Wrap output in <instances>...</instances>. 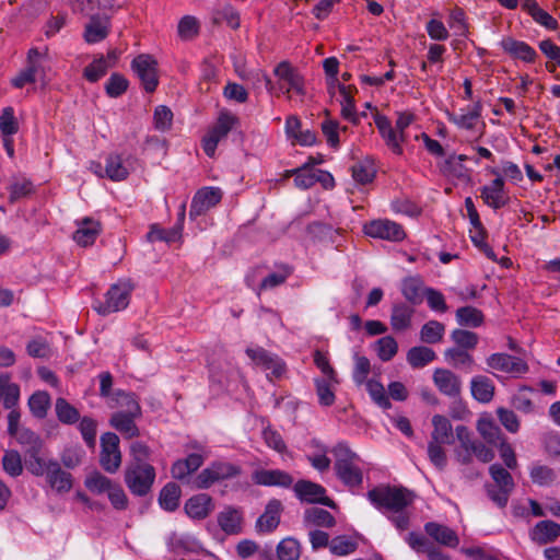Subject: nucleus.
<instances>
[{
  "label": "nucleus",
  "instance_id": "obj_1",
  "mask_svg": "<svg viewBox=\"0 0 560 560\" xmlns=\"http://www.w3.org/2000/svg\"><path fill=\"white\" fill-rule=\"evenodd\" d=\"M368 499L383 513H392L412 504L415 494L406 488L383 486L370 490Z\"/></svg>",
  "mask_w": 560,
  "mask_h": 560
},
{
  "label": "nucleus",
  "instance_id": "obj_2",
  "mask_svg": "<svg viewBox=\"0 0 560 560\" xmlns=\"http://www.w3.org/2000/svg\"><path fill=\"white\" fill-rule=\"evenodd\" d=\"M335 469L343 483L355 487L362 483L363 475L359 466V456L345 443H338L332 448Z\"/></svg>",
  "mask_w": 560,
  "mask_h": 560
},
{
  "label": "nucleus",
  "instance_id": "obj_3",
  "mask_svg": "<svg viewBox=\"0 0 560 560\" xmlns=\"http://www.w3.org/2000/svg\"><path fill=\"white\" fill-rule=\"evenodd\" d=\"M413 119L415 116L410 113H399L396 125L393 127L387 117L376 115L375 125L387 147H389L394 153H402L401 142H404L406 138L405 130L411 125Z\"/></svg>",
  "mask_w": 560,
  "mask_h": 560
},
{
  "label": "nucleus",
  "instance_id": "obj_4",
  "mask_svg": "<svg viewBox=\"0 0 560 560\" xmlns=\"http://www.w3.org/2000/svg\"><path fill=\"white\" fill-rule=\"evenodd\" d=\"M489 474L494 485L486 486L487 494L499 508H505L515 487L513 477L508 469L499 464L491 465Z\"/></svg>",
  "mask_w": 560,
  "mask_h": 560
},
{
  "label": "nucleus",
  "instance_id": "obj_5",
  "mask_svg": "<svg viewBox=\"0 0 560 560\" xmlns=\"http://www.w3.org/2000/svg\"><path fill=\"white\" fill-rule=\"evenodd\" d=\"M133 287L129 281L113 284L105 294V301H95L93 308L103 316L125 310L130 300Z\"/></svg>",
  "mask_w": 560,
  "mask_h": 560
},
{
  "label": "nucleus",
  "instance_id": "obj_6",
  "mask_svg": "<svg viewBox=\"0 0 560 560\" xmlns=\"http://www.w3.org/2000/svg\"><path fill=\"white\" fill-rule=\"evenodd\" d=\"M155 479V470L149 464H130L125 471V482L138 497L148 494Z\"/></svg>",
  "mask_w": 560,
  "mask_h": 560
},
{
  "label": "nucleus",
  "instance_id": "obj_7",
  "mask_svg": "<svg viewBox=\"0 0 560 560\" xmlns=\"http://www.w3.org/2000/svg\"><path fill=\"white\" fill-rule=\"evenodd\" d=\"M241 474V468L236 465L225 462H214L202 469L192 480V487L196 489H208L215 482L234 478Z\"/></svg>",
  "mask_w": 560,
  "mask_h": 560
},
{
  "label": "nucleus",
  "instance_id": "obj_8",
  "mask_svg": "<svg viewBox=\"0 0 560 560\" xmlns=\"http://www.w3.org/2000/svg\"><path fill=\"white\" fill-rule=\"evenodd\" d=\"M100 463L103 469L109 474L116 472L121 465L119 438L113 432H106L101 436Z\"/></svg>",
  "mask_w": 560,
  "mask_h": 560
},
{
  "label": "nucleus",
  "instance_id": "obj_9",
  "mask_svg": "<svg viewBox=\"0 0 560 560\" xmlns=\"http://www.w3.org/2000/svg\"><path fill=\"white\" fill-rule=\"evenodd\" d=\"M131 69L140 79L147 92H153L159 83L158 61L148 54L137 56L131 62Z\"/></svg>",
  "mask_w": 560,
  "mask_h": 560
},
{
  "label": "nucleus",
  "instance_id": "obj_10",
  "mask_svg": "<svg viewBox=\"0 0 560 560\" xmlns=\"http://www.w3.org/2000/svg\"><path fill=\"white\" fill-rule=\"evenodd\" d=\"M363 231L370 237L390 242H400L406 237L402 226L388 219H378L365 223Z\"/></svg>",
  "mask_w": 560,
  "mask_h": 560
},
{
  "label": "nucleus",
  "instance_id": "obj_11",
  "mask_svg": "<svg viewBox=\"0 0 560 560\" xmlns=\"http://www.w3.org/2000/svg\"><path fill=\"white\" fill-rule=\"evenodd\" d=\"M486 362L489 369L508 374H523L528 370L524 360L503 352L489 355Z\"/></svg>",
  "mask_w": 560,
  "mask_h": 560
},
{
  "label": "nucleus",
  "instance_id": "obj_12",
  "mask_svg": "<svg viewBox=\"0 0 560 560\" xmlns=\"http://www.w3.org/2000/svg\"><path fill=\"white\" fill-rule=\"evenodd\" d=\"M222 199V191L217 187H203L192 198L189 215L196 218L203 214Z\"/></svg>",
  "mask_w": 560,
  "mask_h": 560
},
{
  "label": "nucleus",
  "instance_id": "obj_13",
  "mask_svg": "<svg viewBox=\"0 0 560 560\" xmlns=\"http://www.w3.org/2000/svg\"><path fill=\"white\" fill-rule=\"evenodd\" d=\"M489 172L495 178L489 185L481 188L480 197L487 206L499 209L505 205L504 179L501 176L500 170L492 167L489 168Z\"/></svg>",
  "mask_w": 560,
  "mask_h": 560
},
{
  "label": "nucleus",
  "instance_id": "obj_14",
  "mask_svg": "<svg viewBox=\"0 0 560 560\" xmlns=\"http://www.w3.org/2000/svg\"><path fill=\"white\" fill-rule=\"evenodd\" d=\"M294 491L302 501L320 503L329 508L336 506L335 502L325 495V489L317 483L302 480L295 483Z\"/></svg>",
  "mask_w": 560,
  "mask_h": 560
},
{
  "label": "nucleus",
  "instance_id": "obj_15",
  "mask_svg": "<svg viewBox=\"0 0 560 560\" xmlns=\"http://www.w3.org/2000/svg\"><path fill=\"white\" fill-rule=\"evenodd\" d=\"M433 382L438 389L451 398L458 397L462 392V381L459 376L450 370L436 369L433 373Z\"/></svg>",
  "mask_w": 560,
  "mask_h": 560
},
{
  "label": "nucleus",
  "instance_id": "obj_16",
  "mask_svg": "<svg viewBox=\"0 0 560 560\" xmlns=\"http://www.w3.org/2000/svg\"><path fill=\"white\" fill-rule=\"evenodd\" d=\"M46 480L49 486L59 493L69 492L73 483L71 474L63 470L60 464L55 459L48 460Z\"/></svg>",
  "mask_w": 560,
  "mask_h": 560
},
{
  "label": "nucleus",
  "instance_id": "obj_17",
  "mask_svg": "<svg viewBox=\"0 0 560 560\" xmlns=\"http://www.w3.org/2000/svg\"><path fill=\"white\" fill-rule=\"evenodd\" d=\"M206 458L207 454L191 453L186 458L176 460L171 469L173 478L184 480L195 472Z\"/></svg>",
  "mask_w": 560,
  "mask_h": 560
},
{
  "label": "nucleus",
  "instance_id": "obj_18",
  "mask_svg": "<svg viewBox=\"0 0 560 560\" xmlns=\"http://www.w3.org/2000/svg\"><path fill=\"white\" fill-rule=\"evenodd\" d=\"M282 504L279 500H270L265 512L258 517L256 528L258 532L269 533L276 529L280 523Z\"/></svg>",
  "mask_w": 560,
  "mask_h": 560
},
{
  "label": "nucleus",
  "instance_id": "obj_19",
  "mask_svg": "<svg viewBox=\"0 0 560 560\" xmlns=\"http://www.w3.org/2000/svg\"><path fill=\"white\" fill-rule=\"evenodd\" d=\"M275 74L283 82L288 84L285 89V93H289L291 90L296 92L298 94L303 95L304 92V83L303 78L300 73L293 69L289 62L282 61L275 68Z\"/></svg>",
  "mask_w": 560,
  "mask_h": 560
},
{
  "label": "nucleus",
  "instance_id": "obj_20",
  "mask_svg": "<svg viewBox=\"0 0 560 560\" xmlns=\"http://www.w3.org/2000/svg\"><path fill=\"white\" fill-rule=\"evenodd\" d=\"M184 509L189 517L203 520L213 510L212 499L206 493L194 495L186 501Z\"/></svg>",
  "mask_w": 560,
  "mask_h": 560
},
{
  "label": "nucleus",
  "instance_id": "obj_21",
  "mask_svg": "<svg viewBox=\"0 0 560 560\" xmlns=\"http://www.w3.org/2000/svg\"><path fill=\"white\" fill-rule=\"evenodd\" d=\"M425 533L436 542L455 548L459 544L457 534L450 527L435 522H429L424 525Z\"/></svg>",
  "mask_w": 560,
  "mask_h": 560
},
{
  "label": "nucleus",
  "instance_id": "obj_22",
  "mask_svg": "<svg viewBox=\"0 0 560 560\" xmlns=\"http://www.w3.org/2000/svg\"><path fill=\"white\" fill-rule=\"evenodd\" d=\"M101 232V224L92 218H84L78 222V229L73 234V240L80 246L92 245Z\"/></svg>",
  "mask_w": 560,
  "mask_h": 560
},
{
  "label": "nucleus",
  "instance_id": "obj_23",
  "mask_svg": "<svg viewBox=\"0 0 560 560\" xmlns=\"http://www.w3.org/2000/svg\"><path fill=\"white\" fill-rule=\"evenodd\" d=\"M303 524L306 528H331L336 525V518L330 512L322 508L313 506L305 510L303 514Z\"/></svg>",
  "mask_w": 560,
  "mask_h": 560
},
{
  "label": "nucleus",
  "instance_id": "obj_24",
  "mask_svg": "<svg viewBox=\"0 0 560 560\" xmlns=\"http://www.w3.org/2000/svg\"><path fill=\"white\" fill-rule=\"evenodd\" d=\"M253 480L261 486H280L289 487L293 482V478L285 471L279 469L257 470L253 474Z\"/></svg>",
  "mask_w": 560,
  "mask_h": 560
},
{
  "label": "nucleus",
  "instance_id": "obj_25",
  "mask_svg": "<svg viewBox=\"0 0 560 560\" xmlns=\"http://www.w3.org/2000/svg\"><path fill=\"white\" fill-rule=\"evenodd\" d=\"M140 416H131L125 411L114 412L110 417L109 424L120 432L126 439H132L139 435V429L135 423V419Z\"/></svg>",
  "mask_w": 560,
  "mask_h": 560
},
{
  "label": "nucleus",
  "instance_id": "obj_26",
  "mask_svg": "<svg viewBox=\"0 0 560 560\" xmlns=\"http://www.w3.org/2000/svg\"><path fill=\"white\" fill-rule=\"evenodd\" d=\"M106 176L114 180H125L130 173L129 159H124L120 154H110L106 160Z\"/></svg>",
  "mask_w": 560,
  "mask_h": 560
},
{
  "label": "nucleus",
  "instance_id": "obj_27",
  "mask_svg": "<svg viewBox=\"0 0 560 560\" xmlns=\"http://www.w3.org/2000/svg\"><path fill=\"white\" fill-rule=\"evenodd\" d=\"M415 308L406 303H395L392 307L390 325L395 331H405L411 327Z\"/></svg>",
  "mask_w": 560,
  "mask_h": 560
},
{
  "label": "nucleus",
  "instance_id": "obj_28",
  "mask_svg": "<svg viewBox=\"0 0 560 560\" xmlns=\"http://www.w3.org/2000/svg\"><path fill=\"white\" fill-rule=\"evenodd\" d=\"M560 536V524L553 521H540L530 532L532 540L545 545Z\"/></svg>",
  "mask_w": 560,
  "mask_h": 560
},
{
  "label": "nucleus",
  "instance_id": "obj_29",
  "mask_svg": "<svg viewBox=\"0 0 560 560\" xmlns=\"http://www.w3.org/2000/svg\"><path fill=\"white\" fill-rule=\"evenodd\" d=\"M20 401V386L11 382L9 374L0 375V404L5 409L18 407Z\"/></svg>",
  "mask_w": 560,
  "mask_h": 560
},
{
  "label": "nucleus",
  "instance_id": "obj_30",
  "mask_svg": "<svg viewBox=\"0 0 560 560\" xmlns=\"http://www.w3.org/2000/svg\"><path fill=\"white\" fill-rule=\"evenodd\" d=\"M501 46L511 56L522 59L526 62H534L537 57L536 51L525 42H520L511 37L503 38Z\"/></svg>",
  "mask_w": 560,
  "mask_h": 560
},
{
  "label": "nucleus",
  "instance_id": "obj_31",
  "mask_svg": "<svg viewBox=\"0 0 560 560\" xmlns=\"http://www.w3.org/2000/svg\"><path fill=\"white\" fill-rule=\"evenodd\" d=\"M470 392L472 397L479 402L487 404L494 396V384L485 375H477L470 381Z\"/></svg>",
  "mask_w": 560,
  "mask_h": 560
},
{
  "label": "nucleus",
  "instance_id": "obj_32",
  "mask_svg": "<svg viewBox=\"0 0 560 560\" xmlns=\"http://www.w3.org/2000/svg\"><path fill=\"white\" fill-rule=\"evenodd\" d=\"M481 115V105L476 103L471 107L462 108L458 113L448 115L450 120L458 128L470 130L476 126Z\"/></svg>",
  "mask_w": 560,
  "mask_h": 560
},
{
  "label": "nucleus",
  "instance_id": "obj_33",
  "mask_svg": "<svg viewBox=\"0 0 560 560\" xmlns=\"http://www.w3.org/2000/svg\"><path fill=\"white\" fill-rule=\"evenodd\" d=\"M433 431L431 433V441L442 444L453 443V428L450 420L441 415H435L432 418Z\"/></svg>",
  "mask_w": 560,
  "mask_h": 560
},
{
  "label": "nucleus",
  "instance_id": "obj_34",
  "mask_svg": "<svg viewBox=\"0 0 560 560\" xmlns=\"http://www.w3.org/2000/svg\"><path fill=\"white\" fill-rule=\"evenodd\" d=\"M218 523L228 535H236L242 532V515L236 509L228 508L220 512Z\"/></svg>",
  "mask_w": 560,
  "mask_h": 560
},
{
  "label": "nucleus",
  "instance_id": "obj_35",
  "mask_svg": "<svg viewBox=\"0 0 560 560\" xmlns=\"http://www.w3.org/2000/svg\"><path fill=\"white\" fill-rule=\"evenodd\" d=\"M108 34V21L91 16V21L85 26L84 38L93 44L103 40Z\"/></svg>",
  "mask_w": 560,
  "mask_h": 560
},
{
  "label": "nucleus",
  "instance_id": "obj_36",
  "mask_svg": "<svg viewBox=\"0 0 560 560\" xmlns=\"http://www.w3.org/2000/svg\"><path fill=\"white\" fill-rule=\"evenodd\" d=\"M180 498V488L174 483L165 485L159 495L160 506L168 512H173L178 508Z\"/></svg>",
  "mask_w": 560,
  "mask_h": 560
},
{
  "label": "nucleus",
  "instance_id": "obj_37",
  "mask_svg": "<svg viewBox=\"0 0 560 560\" xmlns=\"http://www.w3.org/2000/svg\"><path fill=\"white\" fill-rule=\"evenodd\" d=\"M55 412L57 419L63 424H74L80 420L79 410L63 397L56 399Z\"/></svg>",
  "mask_w": 560,
  "mask_h": 560
},
{
  "label": "nucleus",
  "instance_id": "obj_38",
  "mask_svg": "<svg viewBox=\"0 0 560 560\" xmlns=\"http://www.w3.org/2000/svg\"><path fill=\"white\" fill-rule=\"evenodd\" d=\"M31 413L37 419H44L50 408V396L47 392L37 390L28 398Z\"/></svg>",
  "mask_w": 560,
  "mask_h": 560
},
{
  "label": "nucleus",
  "instance_id": "obj_39",
  "mask_svg": "<svg viewBox=\"0 0 560 560\" xmlns=\"http://www.w3.org/2000/svg\"><path fill=\"white\" fill-rule=\"evenodd\" d=\"M529 477L535 485L540 487H549L557 480L556 471L551 467L541 464H534L530 467Z\"/></svg>",
  "mask_w": 560,
  "mask_h": 560
},
{
  "label": "nucleus",
  "instance_id": "obj_40",
  "mask_svg": "<svg viewBox=\"0 0 560 560\" xmlns=\"http://www.w3.org/2000/svg\"><path fill=\"white\" fill-rule=\"evenodd\" d=\"M112 399L116 402L115 407L121 408L120 411L131 416H141L140 405L133 394L117 390Z\"/></svg>",
  "mask_w": 560,
  "mask_h": 560
},
{
  "label": "nucleus",
  "instance_id": "obj_41",
  "mask_svg": "<svg viewBox=\"0 0 560 560\" xmlns=\"http://www.w3.org/2000/svg\"><path fill=\"white\" fill-rule=\"evenodd\" d=\"M435 359V352L423 346L413 347L407 353L408 363L416 369L423 368Z\"/></svg>",
  "mask_w": 560,
  "mask_h": 560
},
{
  "label": "nucleus",
  "instance_id": "obj_42",
  "mask_svg": "<svg viewBox=\"0 0 560 560\" xmlns=\"http://www.w3.org/2000/svg\"><path fill=\"white\" fill-rule=\"evenodd\" d=\"M477 430L490 444L497 445L503 441L500 428L490 418L479 419L477 422Z\"/></svg>",
  "mask_w": 560,
  "mask_h": 560
},
{
  "label": "nucleus",
  "instance_id": "obj_43",
  "mask_svg": "<svg viewBox=\"0 0 560 560\" xmlns=\"http://www.w3.org/2000/svg\"><path fill=\"white\" fill-rule=\"evenodd\" d=\"M401 293L413 305L422 302V281L416 277L406 278L401 284Z\"/></svg>",
  "mask_w": 560,
  "mask_h": 560
},
{
  "label": "nucleus",
  "instance_id": "obj_44",
  "mask_svg": "<svg viewBox=\"0 0 560 560\" xmlns=\"http://www.w3.org/2000/svg\"><path fill=\"white\" fill-rule=\"evenodd\" d=\"M314 384L319 405L324 407L331 406L336 399L334 386L338 383L330 382L329 378H315Z\"/></svg>",
  "mask_w": 560,
  "mask_h": 560
},
{
  "label": "nucleus",
  "instance_id": "obj_45",
  "mask_svg": "<svg viewBox=\"0 0 560 560\" xmlns=\"http://www.w3.org/2000/svg\"><path fill=\"white\" fill-rule=\"evenodd\" d=\"M16 441L27 447V453H40L43 447V441L35 432L28 428H22L18 430V433L12 434Z\"/></svg>",
  "mask_w": 560,
  "mask_h": 560
},
{
  "label": "nucleus",
  "instance_id": "obj_46",
  "mask_svg": "<svg viewBox=\"0 0 560 560\" xmlns=\"http://www.w3.org/2000/svg\"><path fill=\"white\" fill-rule=\"evenodd\" d=\"M456 319L462 326L478 327L483 322V314L476 307L464 306L456 311Z\"/></svg>",
  "mask_w": 560,
  "mask_h": 560
},
{
  "label": "nucleus",
  "instance_id": "obj_47",
  "mask_svg": "<svg viewBox=\"0 0 560 560\" xmlns=\"http://www.w3.org/2000/svg\"><path fill=\"white\" fill-rule=\"evenodd\" d=\"M445 326L438 320H429L420 330V339L425 343H438L442 340Z\"/></svg>",
  "mask_w": 560,
  "mask_h": 560
},
{
  "label": "nucleus",
  "instance_id": "obj_48",
  "mask_svg": "<svg viewBox=\"0 0 560 560\" xmlns=\"http://www.w3.org/2000/svg\"><path fill=\"white\" fill-rule=\"evenodd\" d=\"M115 485L109 478L98 471L91 472L84 481V486L93 493H107Z\"/></svg>",
  "mask_w": 560,
  "mask_h": 560
},
{
  "label": "nucleus",
  "instance_id": "obj_49",
  "mask_svg": "<svg viewBox=\"0 0 560 560\" xmlns=\"http://www.w3.org/2000/svg\"><path fill=\"white\" fill-rule=\"evenodd\" d=\"M279 560H299L301 556L300 542L291 537L282 539L277 546Z\"/></svg>",
  "mask_w": 560,
  "mask_h": 560
},
{
  "label": "nucleus",
  "instance_id": "obj_50",
  "mask_svg": "<svg viewBox=\"0 0 560 560\" xmlns=\"http://www.w3.org/2000/svg\"><path fill=\"white\" fill-rule=\"evenodd\" d=\"M291 175H294V184L300 189H308L315 184V170L307 164L287 173V176Z\"/></svg>",
  "mask_w": 560,
  "mask_h": 560
},
{
  "label": "nucleus",
  "instance_id": "obj_51",
  "mask_svg": "<svg viewBox=\"0 0 560 560\" xmlns=\"http://www.w3.org/2000/svg\"><path fill=\"white\" fill-rule=\"evenodd\" d=\"M444 358L454 368L471 366L474 364V359L467 350L458 347L446 349L444 351Z\"/></svg>",
  "mask_w": 560,
  "mask_h": 560
},
{
  "label": "nucleus",
  "instance_id": "obj_52",
  "mask_svg": "<svg viewBox=\"0 0 560 560\" xmlns=\"http://www.w3.org/2000/svg\"><path fill=\"white\" fill-rule=\"evenodd\" d=\"M180 230L179 226L164 230L158 225H152L150 232L147 234V240L152 243L156 241L174 243L180 238Z\"/></svg>",
  "mask_w": 560,
  "mask_h": 560
},
{
  "label": "nucleus",
  "instance_id": "obj_53",
  "mask_svg": "<svg viewBox=\"0 0 560 560\" xmlns=\"http://www.w3.org/2000/svg\"><path fill=\"white\" fill-rule=\"evenodd\" d=\"M372 400L383 409H389L392 404L385 393L384 386L374 380H369L364 383Z\"/></svg>",
  "mask_w": 560,
  "mask_h": 560
},
{
  "label": "nucleus",
  "instance_id": "obj_54",
  "mask_svg": "<svg viewBox=\"0 0 560 560\" xmlns=\"http://www.w3.org/2000/svg\"><path fill=\"white\" fill-rule=\"evenodd\" d=\"M237 121L238 120L234 115L228 112H221L217 122L210 130L222 140L228 136Z\"/></svg>",
  "mask_w": 560,
  "mask_h": 560
},
{
  "label": "nucleus",
  "instance_id": "obj_55",
  "mask_svg": "<svg viewBox=\"0 0 560 560\" xmlns=\"http://www.w3.org/2000/svg\"><path fill=\"white\" fill-rule=\"evenodd\" d=\"M339 92L341 95V114L342 116L352 121L357 122L358 117L355 115L354 100L350 93V88L339 84Z\"/></svg>",
  "mask_w": 560,
  "mask_h": 560
},
{
  "label": "nucleus",
  "instance_id": "obj_56",
  "mask_svg": "<svg viewBox=\"0 0 560 560\" xmlns=\"http://www.w3.org/2000/svg\"><path fill=\"white\" fill-rule=\"evenodd\" d=\"M375 350L382 361H389L398 350V345L392 336H385L375 342Z\"/></svg>",
  "mask_w": 560,
  "mask_h": 560
},
{
  "label": "nucleus",
  "instance_id": "obj_57",
  "mask_svg": "<svg viewBox=\"0 0 560 560\" xmlns=\"http://www.w3.org/2000/svg\"><path fill=\"white\" fill-rule=\"evenodd\" d=\"M524 7L539 24L549 30H555L557 27L558 22L548 12L540 9L536 2H526Z\"/></svg>",
  "mask_w": 560,
  "mask_h": 560
},
{
  "label": "nucleus",
  "instance_id": "obj_58",
  "mask_svg": "<svg viewBox=\"0 0 560 560\" xmlns=\"http://www.w3.org/2000/svg\"><path fill=\"white\" fill-rule=\"evenodd\" d=\"M452 340L457 345L458 348L462 349H474L478 343V335L476 332L465 330V329H455L451 334Z\"/></svg>",
  "mask_w": 560,
  "mask_h": 560
},
{
  "label": "nucleus",
  "instance_id": "obj_59",
  "mask_svg": "<svg viewBox=\"0 0 560 560\" xmlns=\"http://www.w3.org/2000/svg\"><path fill=\"white\" fill-rule=\"evenodd\" d=\"M85 455L81 446H69L61 453V463L66 468L73 469L82 463Z\"/></svg>",
  "mask_w": 560,
  "mask_h": 560
},
{
  "label": "nucleus",
  "instance_id": "obj_60",
  "mask_svg": "<svg viewBox=\"0 0 560 560\" xmlns=\"http://www.w3.org/2000/svg\"><path fill=\"white\" fill-rule=\"evenodd\" d=\"M2 465L5 472L12 477H18L22 474V460L16 451H7L2 458Z\"/></svg>",
  "mask_w": 560,
  "mask_h": 560
},
{
  "label": "nucleus",
  "instance_id": "obj_61",
  "mask_svg": "<svg viewBox=\"0 0 560 560\" xmlns=\"http://www.w3.org/2000/svg\"><path fill=\"white\" fill-rule=\"evenodd\" d=\"M357 549V542L346 536H337L329 544V550L336 556H347Z\"/></svg>",
  "mask_w": 560,
  "mask_h": 560
},
{
  "label": "nucleus",
  "instance_id": "obj_62",
  "mask_svg": "<svg viewBox=\"0 0 560 560\" xmlns=\"http://www.w3.org/2000/svg\"><path fill=\"white\" fill-rule=\"evenodd\" d=\"M371 370L370 360L366 357L355 355L354 357V370H353V381L358 386L363 385L368 382V375Z\"/></svg>",
  "mask_w": 560,
  "mask_h": 560
},
{
  "label": "nucleus",
  "instance_id": "obj_63",
  "mask_svg": "<svg viewBox=\"0 0 560 560\" xmlns=\"http://www.w3.org/2000/svg\"><path fill=\"white\" fill-rule=\"evenodd\" d=\"M351 170L353 179L359 184L371 183L375 176L374 166L370 163L358 162Z\"/></svg>",
  "mask_w": 560,
  "mask_h": 560
},
{
  "label": "nucleus",
  "instance_id": "obj_64",
  "mask_svg": "<svg viewBox=\"0 0 560 560\" xmlns=\"http://www.w3.org/2000/svg\"><path fill=\"white\" fill-rule=\"evenodd\" d=\"M127 88L128 80L119 73H113L105 85L106 93L110 97L120 96L126 92Z\"/></svg>",
  "mask_w": 560,
  "mask_h": 560
}]
</instances>
